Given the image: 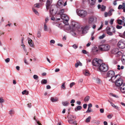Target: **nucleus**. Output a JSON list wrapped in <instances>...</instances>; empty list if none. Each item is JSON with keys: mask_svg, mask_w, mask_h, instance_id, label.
Segmentation results:
<instances>
[{"mask_svg": "<svg viewBox=\"0 0 125 125\" xmlns=\"http://www.w3.org/2000/svg\"><path fill=\"white\" fill-rule=\"evenodd\" d=\"M61 18L63 20V22L65 25L64 26V29L66 31L70 33L73 36H75L77 34L76 31L74 29L78 25V23L74 21L72 22L71 26L68 25V21L69 20L68 16L66 14H64L60 16Z\"/></svg>", "mask_w": 125, "mask_h": 125, "instance_id": "f257e3e1", "label": "nucleus"}, {"mask_svg": "<svg viewBox=\"0 0 125 125\" xmlns=\"http://www.w3.org/2000/svg\"><path fill=\"white\" fill-rule=\"evenodd\" d=\"M118 76H117L115 82V86L117 87H119L121 91L123 93H125V83L123 84V80L121 78L120 75L119 74Z\"/></svg>", "mask_w": 125, "mask_h": 125, "instance_id": "f03ea898", "label": "nucleus"}, {"mask_svg": "<svg viewBox=\"0 0 125 125\" xmlns=\"http://www.w3.org/2000/svg\"><path fill=\"white\" fill-rule=\"evenodd\" d=\"M78 25L77 27L74 29V31H76L77 33V35L75 36H73L76 37L77 36L78 32L82 30V32L83 33H87V31L89 30L90 28V26L89 25H86L84 27H83L80 26L78 23Z\"/></svg>", "mask_w": 125, "mask_h": 125, "instance_id": "7ed1b4c3", "label": "nucleus"}, {"mask_svg": "<svg viewBox=\"0 0 125 125\" xmlns=\"http://www.w3.org/2000/svg\"><path fill=\"white\" fill-rule=\"evenodd\" d=\"M119 74L115 75V73L113 71H109L106 74V77L110 78L109 80V81L112 82H114L116 78Z\"/></svg>", "mask_w": 125, "mask_h": 125, "instance_id": "20e7f679", "label": "nucleus"}, {"mask_svg": "<svg viewBox=\"0 0 125 125\" xmlns=\"http://www.w3.org/2000/svg\"><path fill=\"white\" fill-rule=\"evenodd\" d=\"M111 28L107 26L106 28L105 31L110 36L113 35V33H115V28L112 26H111Z\"/></svg>", "mask_w": 125, "mask_h": 125, "instance_id": "39448f33", "label": "nucleus"}, {"mask_svg": "<svg viewBox=\"0 0 125 125\" xmlns=\"http://www.w3.org/2000/svg\"><path fill=\"white\" fill-rule=\"evenodd\" d=\"M76 12L77 14L79 16L82 18L85 17L87 15L86 11L83 10H80L78 9L76 10Z\"/></svg>", "mask_w": 125, "mask_h": 125, "instance_id": "423d86ee", "label": "nucleus"}, {"mask_svg": "<svg viewBox=\"0 0 125 125\" xmlns=\"http://www.w3.org/2000/svg\"><path fill=\"white\" fill-rule=\"evenodd\" d=\"M99 49L101 51H107L110 48V46L108 44H103L99 46Z\"/></svg>", "mask_w": 125, "mask_h": 125, "instance_id": "0eeeda50", "label": "nucleus"}, {"mask_svg": "<svg viewBox=\"0 0 125 125\" xmlns=\"http://www.w3.org/2000/svg\"><path fill=\"white\" fill-rule=\"evenodd\" d=\"M108 65L105 64L102 62L100 64L98 67V69L100 72H106L108 69Z\"/></svg>", "mask_w": 125, "mask_h": 125, "instance_id": "6e6552de", "label": "nucleus"}, {"mask_svg": "<svg viewBox=\"0 0 125 125\" xmlns=\"http://www.w3.org/2000/svg\"><path fill=\"white\" fill-rule=\"evenodd\" d=\"M58 8L56 5H52L50 8V11L51 14L52 15L55 14L58 10Z\"/></svg>", "mask_w": 125, "mask_h": 125, "instance_id": "1a4fd4ad", "label": "nucleus"}, {"mask_svg": "<svg viewBox=\"0 0 125 125\" xmlns=\"http://www.w3.org/2000/svg\"><path fill=\"white\" fill-rule=\"evenodd\" d=\"M102 62L101 60L97 58H95L93 60L92 64L93 66L98 67Z\"/></svg>", "mask_w": 125, "mask_h": 125, "instance_id": "9d476101", "label": "nucleus"}, {"mask_svg": "<svg viewBox=\"0 0 125 125\" xmlns=\"http://www.w3.org/2000/svg\"><path fill=\"white\" fill-rule=\"evenodd\" d=\"M118 46L120 48L124 49L125 48V43L124 42L121 40L119 41L118 43Z\"/></svg>", "mask_w": 125, "mask_h": 125, "instance_id": "9b49d317", "label": "nucleus"}, {"mask_svg": "<svg viewBox=\"0 0 125 125\" xmlns=\"http://www.w3.org/2000/svg\"><path fill=\"white\" fill-rule=\"evenodd\" d=\"M112 53L114 54H117L118 55H120L122 54L121 52L119 51L118 48H115L113 49L112 51Z\"/></svg>", "mask_w": 125, "mask_h": 125, "instance_id": "f8f14e48", "label": "nucleus"}, {"mask_svg": "<svg viewBox=\"0 0 125 125\" xmlns=\"http://www.w3.org/2000/svg\"><path fill=\"white\" fill-rule=\"evenodd\" d=\"M63 2L62 0H59L56 6L58 8H60L63 6Z\"/></svg>", "mask_w": 125, "mask_h": 125, "instance_id": "ddd939ff", "label": "nucleus"}, {"mask_svg": "<svg viewBox=\"0 0 125 125\" xmlns=\"http://www.w3.org/2000/svg\"><path fill=\"white\" fill-rule=\"evenodd\" d=\"M52 0H47L46 4V8L47 10L49 9L50 6L52 3Z\"/></svg>", "mask_w": 125, "mask_h": 125, "instance_id": "4468645a", "label": "nucleus"}, {"mask_svg": "<svg viewBox=\"0 0 125 125\" xmlns=\"http://www.w3.org/2000/svg\"><path fill=\"white\" fill-rule=\"evenodd\" d=\"M94 17H91L89 18L88 23L89 24H93L94 23Z\"/></svg>", "mask_w": 125, "mask_h": 125, "instance_id": "2eb2a0df", "label": "nucleus"}, {"mask_svg": "<svg viewBox=\"0 0 125 125\" xmlns=\"http://www.w3.org/2000/svg\"><path fill=\"white\" fill-rule=\"evenodd\" d=\"M118 9V10H120L122 9L123 10V11L125 12V3H122V5H119Z\"/></svg>", "mask_w": 125, "mask_h": 125, "instance_id": "dca6fc26", "label": "nucleus"}, {"mask_svg": "<svg viewBox=\"0 0 125 125\" xmlns=\"http://www.w3.org/2000/svg\"><path fill=\"white\" fill-rule=\"evenodd\" d=\"M28 43L30 46L31 47H34V45L33 41L32 40L29 38H28Z\"/></svg>", "mask_w": 125, "mask_h": 125, "instance_id": "f3484780", "label": "nucleus"}, {"mask_svg": "<svg viewBox=\"0 0 125 125\" xmlns=\"http://www.w3.org/2000/svg\"><path fill=\"white\" fill-rule=\"evenodd\" d=\"M68 122L70 124H74L76 125L77 124L76 123V121H73V119H72L70 118H69L68 120Z\"/></svg>", "mask_w": 125, "mask_h": 125, "instance_id": "a211bd4d", "label": "nucleus"}, {"mask_svg": "<svg viewBox=\"0 0 125 125\" xmlns=\"http://www.w3.org/2000/svg\"><path fill=\"white\" fill-rule=\"evenodd\" d=\"M64 12V9H61L60 10L58 11H57V12L58 14L60 15V16L62 15V14H64L63 13Z\"/></svg>", "mask_w": 125, "mask_h": 125, "instance_id": "6ab92c4d", "label": "nucleus"}, {"mask_svg": "<svg viewBox=\"0 0 125 125\" xmlns=\"http://www.w3.org/2000/svg\"><path fill=\"white\" fill-rule=\"evenodd\" d=\"M89 0L90 4L91 6H93L95 5L96 0Z\"/></svg>", "mask_w": 125, "mask_h": 125, "instance_id": "aec40b11", "label": "nucleus"}, {"mask_svg": "<svg viewBox=\"0 0 125 125\" xmlns=\"http://www.w3.org/2000/svg\"><path fill=\"white\" fill-rule=\"evenodd\" d=\"M50 100L52 102H55L58 101V99L57 97H55L54 98L53 97H52L50 99Z\"/></svg>", "mask_w": 125, "mask_h": 125, "instance_id": "412c9836", "label": "nucleus"}, {"mask_svg": "<svg viewBox=\"0 0 125 125\" xmlns=\"http://www.w3.org/2000/svg\"><path fill=\"white\" fill-rule=\"evenodd\" d=\"M82 108V107L80 106H78L75 107L74 109V110L76 112H77L78 111H79L81 110Z\"/></svg>", "mask_w": 125, "mask_h": 125, "instance_id": "4be33fe9", "label": "nucleus"}, {"mask_svg": "<svg viewBox=\"0 0 125 125\" xmlns=\"http://www.w3.org/2000/svg\"><path fill=\"white\" fill-rule=\"evenodd\" d=\"M42 5L41 3H37L34 5V6L37 8H40Z\"/></svg>", "mask_w": 125, "mask_h": 125, "instance_id": "5701e85b", "label": "nucleus"}, {"mask_svg": "<svg viewBox=\"0 0 125 125\" xmlns=\"http://www.w3.org/2000/svg\"><path fill=\"white\" fill-rule=\"evenodd\" d=\"M62 104L63 106H67L69 104V103L67 101H65L62 102Z\"/></svg>", "mask_w": 125, "mask_h": 125, "instance_id": "b1692460", "label": "nucleus"}, {"mask_svg": "<svg viewBox=\"0 0 125 125\" xmlns=\"http://www.w3.org/2000/svg\"><path fill=\"white\" fill-rule=\"evenodd\" d=\"M41 83L42 84H45L47 83V81L46 79H42L41 81Z\"/></svg>", "mask_w": 125, "mask_h": 125, "instance_id": "393cba45", "label": "nucleus"}, {"mask_svg": "<svg viewBox=\"0 0 125 125\" xmlns=\"http://www.w3.org/2000/svg\"><path fill=\"white\" fill-rule=\"evenodd\" d=\"M44 30L45 31H48V29L47 27V26L46 24V23H44Z\"/></svg>", "mask_w": 125, "mask_h": 125, "instance_id": "a878e982", "label": "nucleus"}, {"mask_svg": "<svg viewBox=\"0 0 125 125\" xmlns=\"http://www.w3.org/2000/svg\"><path fill=\"white\" fill-rule=\"evenodd\" d=\"M22 94H25L26 95H28L29 94V92L26 90H25L22 92Z\"/></svg>", "mask_w": 125, "mask_h": 125, "instance_id": "bb28decb", "label": "nucleus"}, {"mask_svg": "<svg viewBox=\"0 0 125 125\" xmlns=\"http://www.w3.org/2000/svg\"><path fill=\"white\" fill-rule=\"evenodd\" d=\"M110 104H111L112 106V107H114V108L117 109V110H118V107L116 105H115L114 104H113L112 102H111Z\"/></svg>", "mask_w": 125, "mask_h": 125, "instance_id": "cd10ccee", "label": "nucleus"}, {"mask_svg": "<svg viewBox=\"0 0 125 125\" xmlns=\"http://www.w3.org/2000/svg\"><path fill=\"white\" fill-rule=\"evenodd\" d=\"M33 11L35 13V14L37 15H39V14L37 11V10L34 8L32 9Z\"/></svg>", "mask_w": 125, "mask_h": 125, "instance_id": "c85d7f7f", "label": "nucleus"}, {"mask_svg": "<svg viewBox=\"0 0 125 125\" xmlns=\"http://www.w3.org/2000/svg\"><path fill=\"white\" fill-rule=\"evenodd\" d=\"M114 11V10L112 9H111L110 10L108 13V16H111L112 15V11Z\"/></svg>", "mask_w": 125, "mask_h": 125, "instance_id": "c756f323", "label": "nucleus"}, {"mask_svg": "<svg viewBox=\"0 0 125 125\" xmlns=\"http://www.w3.org/2000/svg\"><path fill=\"white\" fill-rule=\"evenodd\" d=\"M14 110L13 109H11L9 111V115H12L14 114Z\"/></svg>", "mask_w": 125, "mask_h": 125, "instance_id": "7c9ffc66", "label": "nucleus"}, {"mask_svg": "<svg viewBox=\"0 0 125 125\" xmlns=\"http://www.w3.org/2000/svg\"><path fill=\"white\" fill-rule=\"evenodd\" d=\"M90 99V97L89 96H87L84 99V101L85 102H88Z\"/></svg>", "mask_w": 125, "mask_h": 125, "instance_id": "2f4dec72", "label": "nucleus"}, {"mask_svg": "<svg viewBox=\"0 0 125 125\" xmlns=\"http://www.w3.org/2000/svg\"><path fill=\"white\" fill-rule=\"evenodd\" d=\"M91 117L90 116L88 117L86 119L85 121V122L86 123H88L90 122V120L91 119Z\"/></svg>", "mask_w": 125, "mask_h": 125, "instance_id": "473e14b6", "label": "nucleus"}, {"mask_svg": "<svg viewBox=\"0 0 125 125\" xmlns=\"http://www.w3.org/2000/svg\"><path fill=\"white\" fill-rule=\"evenodd\" d=\"M84 74L85 75L87 76L90 75V74L88 71H85L83 72Z\"/></svg>", "mask_w": 125, "mask_h": 125, "instance_id": "72a5a7b5", "label": "nucleus"}, {"mask_svg": "<svg viewBox=\"0 0 125 125\" xmlns=\"http://www.w3.org/2000/svg\"><path fill=\"white\" fill-rule=\"evenodd\" d=\"M5 102V100L2 97L0 98V103L2 104Z\"/></svg>", "mask_w": 125, "mask_h": 125, "instance_id": "f704fd0d", "label": "nucleus"}, {"mask_svg": "<svg viewBox=\"0 0 125 125\" xmlns=\"http://www.w3.org/2000/svg\"><path fill=\"white\" fill-rule=\"evenodd\" d=\"M117 23L120 25H121L122 23H123V21L119 19L117 20Z\"/></svg>", "mask_w": 125, "mask_h": 125, "instance_id": "c9c22d12", "label": "nucleus"}, {"mask_svg": "<svg viewBox=\"0 0 125 125\" xmlns=\"http://www.w3.org/2000/svg\"><path fill=\"white\" fill-rule=\"evenodd\" d=\"M121 60L123 62H125V55H124L122 56Z\"/></svg>", "mask_w": 125, "mask_h": 125, "instance_id": "e433bc0d", "label": "nucleus"}, {"mask_svg": "<svg viewBox=\"0 0 125 125\" xmlns=\"http://www.w3.org/2000/svg\"><path fill=\"white\" fill-rule=\"evenodd\" d=\"M37 37L38 38H40L41 36V34L40 32L39 31L37 32Z\"/></svg>", "mask_w": 125, "mask_h": 125, "instance_id": "4c0bfd02", "label": "nucleus"}, {"mask_svg": "<svg viewBox=\"0 0 125 125\" xmlns=\"http://www.w3.org/2000/svg\"><path fill=\"white\" fill-rule=\"evenodd\" d=\"M105 35L104 34H103V35L101 36H100L99 37V39H103L105 37Z\"/></svg>", "mask_w": 125, "mask_h": 125, "instance_id": "58836bf2", "label": "nucleus"}, {"mask_svg": "<svg viewBox=\"0 0 125 125\" xmlns=\"http://www.w3.org/2000/svg\"><path fill=\"white\" fill-rule=\"evenodd\" d=\"M65 83H63L61 86V88L63 89H65Z\"/></svg>", "mask_w": 125, "mask_h": 125, "instance_id": "ea45409f", "label": "nucleus"}, {"mask_svg": "<svg viewBox=\"0 0 125 125\" xmlns=\"http://www.w3.org/2000/svg\"><path fill=\"white\" fill-rule=\"evenodd\" d=\"M92 112L91 110V108H88L86 112V113H89Z\"/></svg>", "mask_w": 125, "mask_h": 125, "instance_id": "a19ab883", "label": "nucleus"}, {"mask_svg": "<svg viewBox=\"0 0 125 125\" xmlns=\"http://www.w3.org/2000/svg\"><path fill=\"white\" fill-rule=\"evenodd\" d=\"M105 9V7L103 5H102L101 8V10L102 11H104V10Z\"/></svg>", "mask_w": 125, "mask_h": 125, "instance_id": "79ce46f5", "label": "nucleus"}, {"mask_svg": "<svg viewBox=\"0 0 125 125\" xmlns=\"http://www.w3.org/2000/svg\"><path fill=\"white\" fill-rule=\"evenodd\" d=\"M34 79L35 80H37L39 78L38 76L36 75H34L33 76Z\"/></svg>", "mask_w": 125, "mask_h": 125, "instance_id": "37998d69", "label": "nucleus"}, {"mask_svg": "<svg viewBox=\"0 0 125 125\" xmlns=\"http://www.w3.org/2000/svg\"><path fill=\"white\" fill-rule=\"evenodd\" d=\"M34 120H35L36 121L37 123L38 124V125H42L39 122V121H38L37 120H36L35 117H34Z\"/></svg>", "mask_w": 125, "mask_h": 125, "instance_id": "c03bdc74", "label": "nucleus"}, {"mask_svg": "<svg viewBox=\"0 0 125 125\" xmlns=\"http://www.w3.org/2000/svg\"><path fill=\"white\" fill-rule=\"evenodd\" d=\"M5 62L7 63H8L10 61V59L9 58H8L5 60Z\"/></svg>", "mask_w": 125, "mask_h": 125, "instance_id": "a18cd8bd", "label": "nucleus"}, {"mask_svg": "<svg viewBox=\"0 0 125 125\" xmlns=\"http://www.w3.org/2000/svg\"><path fill=\"white\" fill-rule=\"evenodd\" d=\"M75 84V83L74 82H72L71 83L70 85V88H72V87Z\"/></svg>", "mask_w": 125, "mask_h": 125, "instance_id": "49530a36", "label": "nucleus"}, {"mask_svg": "<svg viewBox=\"0 0 125 125\" xmlns=\"http://www.w3.org/2000/svg\"><path fill=\"white\" fill-rule=\"evenodd\" d=\"M22 46L23 48L24 51L25 52H27V50L25 48V45H23V46Z\"/></svg>", "mask_w": 125, "mask_h": 125, "instance_id": "de8ad7c7", "label": "nucleus"}, {"mask_svg": "<svg viewBox=\"0 0 125 125\" xmlns=\"http://www.w3.org/2000/svg\"><path fill=\"white\" fill-rule=\"evenodd\" d=\"M49 20V18L48 17H47L45 19V22L44 23H46H46L48 22Z\"/></svg>", "mask_w": 125, "mask_h": 125, "instance_id": "09e8293b", "label": "nucleus"}, {"mask_svg": "<svg viewBox=\"0 0 125 125\" xmlns=\"http://www.w3.org/2000/svg\"><path fill=\"white\" fill-rule=\"evenodd\" d=\"M114 20L113 19H111V20L110 22L111 24L112 25L113 24Z\"/></svg>", "mask_w": 125, "mask_h": 125, "instance_id": "8fccbe9b", "label": "nucleus"}, {"mask_svg": "<svg viewBox=\"0 0 125 125\" xmlns=\"http://www.w3.org/2000/svg\"><path fill=\"white\" fill-rule=\"evenodd\" d=\"M116 27L117 29H121L122 28V27L121 26L117 25L116 26Z\"/></svg>", "mask_w": 125, "mask_h": 125, "instance_id": "3c124183", "label": "nucleus"}, {"mask_svg": "<svg viewBox=\"0 0 125 125\" xmlns=\"http://www.w3.org/2000/svg\"><path fill=\"white\" fill-rule=\"evenodd\" d=\"M73 47L74 49H76L78 47V46L76 44H74L73 46Z\"/></svg>", "mask_w": 125, "mask_h": 125, "instance_id": "603ef678", "label": "nucleus"}, {"mask_svg": "<svg viewBox=\"0 0 125 125\" xmlns=\"http://www.w3.org/2000/svg\"><path fill=\"white\" fill-rule=\"evenodd\" d=\"M100 112L101 113H103L104 112V110L103 108H101L100 110Z\"/></svg>", "mask_w": 125, "mask_h": 125, "instance_id": "864d4df0", "label": "nucleus"}, {"mask_svg": "<svg viewBox=\"0 0 125 125\" xmlns=\"http://www.w3.org/2000/svg\"><path fill=\"white\" fill-rule=\"evenodd\" d=\"M82 53L84 54H87V52L85 50H83L82 51Z\"/></svg>", "mask_w": 125, "mask_h": 125, "instance_id": "5fc2aeb1", "label": "nucleus"}, {"mask_svg": "<svg viewBox=\"0 0 125 125\" xmlns=\"http://www.w3.org/2000/svg\"><path fill=\"white\" fill-rule=\"evenodd\" d=\"M87 104H83V107L84 109H86L87 108Z\"/></svg>", "mask_w": 125, "mask_h": 125, "instance_id": "6e6d98bb", "label": "nucleus"}, {"mask_svg": "<svg viewBox=\"0 0 125 125\" xmlns=\"http://www.w3.org/2000/svg\"><path fill=\"white\" fill-rule=\"evenodd\" d=\"M79 66L78 63L77 61V62L75 64V66L76 68H77L78 67V66Z\"/></svg>", "mask_w": 125, "mask_h": 125, "instance_id": "4d7b16f0", "label": "nucleus"}, {"mask_svg": "<svg viewBox=\"0 0 125 125\" xmlns=\"http://www.w3.org/2000/svg\"><path fill=\"white\" fill-rule=\"evenodd\" d=\"M112 117V115L111 114L107 116L108 118L109 119L111 118Z\"/></svg>", "mask_w": 125, "mask_h": 125, "instance_id": "13d9d810", "label": "nucleus"}, {"mask_svg": "<svg viewBox=\"0 0 125 125\" xmlns=\"http://www.w3.org/2000/svg\"><path fill=\"white\" fill-rule=\"evenodd\" d=\"M103 26V24H102L101 25L100 27L98 29V31H99L100 30H101L102 28V27Z\"/></svg>", "mask_w": 125, "mask_h": 125, "instance_id": "bf43d9fd", "label": "nucleus"}, {"mask_svg": "<svg viewBox=\"0 0 125 125\" xmlns=\"http://www.w3.org/2000/svg\"><path fill=\"white\" fill-rule=\"evenodd\" d=\"M78 61V63L79 65V66H82V63H81L79 61Z\"/></svg>", "mask_w": 125, "mask_h": 125, "instance_id": "052dcab7", "label": "nucleus"}, {"mask_svg": "<svg viewBox=\"0 0 125 125\" xmlns=\"http://www.w3.org/2000/svg\"><path fill=\"white\" fill-rule=\"evenodd\" d=\"M108 16V13L107 12H105L104 13V16L105 17H107Z\"/></svg>", "mask_w": 125, "mask_h": 125, "instance_id": "680f3d73", "label": "nucleus"}, {"mask_svg": "<svg viewBox=\"0 0 125 125\" xmlns=\"http://www.w3.org/2000/svg\"><path fill=\"white\" fill-rule=\"evenodd\" d=\"M92 106V104H91L90 103L88 104V108H89L91 107Z\"/></svg>", "mask_w": 125, "mask_h": 125, "instance_id": "e2e57ef3", "label": "nucleus"}, {"mask_svg": "<svg viewBox=\"0 0 125 125\" xmlns=\"http://www.w3.org/2000/svg\"><path fill=\"white\" fill-rule=\"evenodd\" d=\"M50 42L51 43L54 44L55 43V41L53 40H51Z\"/></svg>", "mask_w": 125, "mask_h": 125, "instance_id": "0e129e2a", "label": "nucleus"}, {"mask_svg": "<svg viewBox=\"0 0 125 125\" xmlns=\"http://www.w3.org/2000/svg\"><path fill=\"white\" fill-rule=\"evenodd\" d=\"M46 88L47 89H50L51 88V87L49 85H48L46 86Z\"/></svg>", "mask_w": 125, "mask_h": 125, "instance_id": "69168bd1", "label": "nucleus"}, {"mask_svg": "<svg viewBox=\"0 0 125 125\" xmlns=\"http://www.w3.org/2000/svg\"><path fill=\"white\" fill-rule=\"evenodd\" d=\"M91 44V42H89L86 44V46L87 47H89L90 46Z\"/></svg>", "mask_w": 125, "mask_h": 125, "instance_id": "338daca9", "label": "nucleus"}, {"mask_svg": "<svg viewBox=\"0 0 125 125\" xmlns=\"http://www.w3.org/2000/svg\"><path fill=\"white\" fill-rule=\"evenodd\" d=\"M75 102V101L74 100H73V99H72V100L71 102H70V103H74V102Z\"/></svg>", "mask_w": 125, "mask_h": 125, "instance_id": "774afa93", "label": "nucleus"}]
</instances>
